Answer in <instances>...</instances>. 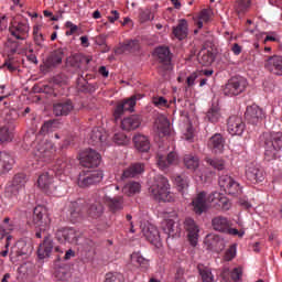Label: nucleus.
Here are the masks:
<instances>
[{
    "label": "nucleus",
    "mask_w": 282,
    "mask_h": 282,
    "mask_svg": "<svg viewBox=\"0 0 282 282\" xmlns=\"http://www.w3.org/2000/svg\"><path fill=\"white\" fill-rule=\"evenodd\" d=\"M69 169H72V159L62 156L56 161L51 172H45L39 176V187L44 191V193H47V195H52V193L56 191V185L54 184V173L55 175H67V173H69Z\"/></svg>",
    "instance_id": "obj_1"
},
{
    "label": "nucleus",
    "mask_w": 282,
    "mask_h": 282,
    "mask_svg": "<svg viewBox=\"0 0 282 282\" xmlns=\"http://www.w3.org/2000/svg\"><path fill=\"white\" fill-rule=\"evenodd\" d=\"M263 140L265 160H268V162H270V160H276L282 149V132H265L263 134Z\"/></svg>",
    "instance_id": "obj_2"
},
{
    "label": "nucleus",
    "mask_w": 282,
    "mask_h": 282,
    "mask_svg": "<svg viewBox=\"0 0 282 282\" xmlns=\"http://www.w3.org/2000/svg\"><path fill=\"white\" fill-rule=\"evenodd\" d=\"M170 186L169 178L156 175L149 193L156 202H173V194L169 191Z\"/></svg>",
    "instance_id": "obj_3"
},
{
    "label": "nucleus",
    "mask_w": 282,
    "mask_h": 282,
    "mask_svg": "<svg viewBox=\"0 0 282 282\" xmlns=\"http://www.w3.org/2000/svg\"><path fill=\"white\" fill-rule=\"evenodd\" d=\"M212 228L216 232H223L224 235H230L231 237H238L243 239L246 231L243 229H237L232 227V221L225 216H216L212 219Z\"/></svg>",
    "instance_id": "obj_4"
},
{
    "label": "nucleus",
    "mask_w": 282,
    "mask_h": 282,
    "mask_svg": "<svg viewBox=\"0 0 282 282\" xmlns=\"http://www.w3.org/2000/svg\"><path fill=\"white\" fill-rule=\"evenodd\" d=\"M33 155L42 162H52L56 155V145L47 140L36 141L33 145Z\"/></svg>",
    "instance_id": "obj_5"
},
{
    "label": "nucleus",
    "mask_w": 282,
    "mask_h": 282,
    "mask_svg": "<svg viewBox=\"0 0 282 282\" xmlns=\"http://www.w3.org/2000/svg\"><path fill=\"white\" fill-rule=\"evenodd\" d=\"M64 215L68 221L72 224H77L87 215V206H85V200L78 199L77 202H69L64 208Z\"/></svg>",
    "instance_id": "obj_6"
},
{
    "label": "nucleus",
    "mask_w": 282,
    "mask_h": 282,
    "mask_svg": "<svg viewBox=\"0 0 282 282\" xmlns=\"http://www.w3.org/2000/svg\"><path fill=\"white\" fill-rule=\"evenodd\" d=\"M102 171H83L79 173L77 178V184L79 188H87L89 186H94L96 184H100L102 182Z\"/></svg>",
    "instance_id": "obj_7"
},
{
    "label": "nucleus",
    "mask_w": 282,
    "mask_h": 282,
    "mask_svg": "<svg viewBox=\"0 0 282 282\" xmlns=\"http://www.w3.org/2000/svg\"><path fill=\"white\" fill-rule=\"evenodd\" d=\"M91 56H86L80 53L73 54L66 58L67 67H72L76 72H82L85 74L89 69V64L91 63Z\"/></svg>",
    "instance_id": "obj_8"
},
{
    "label": "nucleus",
    "mask_w": 282,
    "mask_h": 282,
    "mask_svg": "<svg viewBox=\"0 0 282 282\" xmlns=\"http://www.w3.org/2000/svg\"><path fill=\"white\" fill-rule=\"evenodd\" d=\"M246 87H248V80L243 77H234L228 80V83L224 87L225 96H239L246 91Z\"/></svg>",
    "instance_id": "obj_9"
},
{
    "label": "nucleus",
    "mask_w": 282,
    "mask_h": 282,
    "mask_svg": "<svg viewBox=\"0 0 282 282\" xmlns=\"http://www.w3.org/2000/svg\"><path fill=\"white\" fill-rule=\"evenodd\" d=\"M51 223L52 219H50L47 209L44 206L39 205L33 209L32 225L35 226V228L46 230Z\"/></svg>",
    "instance_id": "obj_10"
},
{
    "label": "nucleus",
    "mask_w": 282,
    "mask_h": 282,
    "mask_svg": "<svg viewBox=\"0 0 282 282\" xmlns=\"http://www.w3.org/2000/svg\"><path fill=\"white\" fill-rule=\"evenodd\" d=\"M137 100H142V95L137 94L118 102L113 111L115 120H120L124 115V111H133Z\"/></svg>",
    "instance_id": "obj_11"
},
{
    "label": "nucleus",
    "mask_w": 282,
    "mask_h": 282,
    "mask_svg": "<svg viewBox=\"0 0 282 282\" xmlns=\"http://www.w3.org/2000/svg\"><path fill=\"white\" fill-rule=\"evenodd\" d=\"M100 153L94 149H86L79 154V162L86 169H96L100 166Z\"/></svg>",
    "instance_id": "obj_12"
},
{
    "label": "nucleus",
    "mask_w": 282,
    "mask_h": 282,
    "mask_svg": "<svg viewBox=\"0 0 282 282\" xmlns=\"http://www.w3.org/2000/svg\"><path fill=\"white\" fill-rule=\"evenodd\" d=\"M56 239L59 240L61 243L67 242V243H73L75 246H78V243H83L80 241L83 239L80 231H77L74 228H62L57 230Z\"/></svg>",
    "instance_id": "obj_13"
},
{
    "label": "nucleus",
    "mask_w": 282,
    "mask_h": 282,
    "mask_svg": "<svg viewBox=\"0 0 282 282\" xmlns=\"http://www.w3.org/2000/svg\"><path fill=\"white\" fill-rule=\"evenodd\" d=\"M218 184L220 188H224L225 193H228V195H232L234 197H237L242 193L241 185L237 181H235L232 176H220Z\"/></svg>",
    "instance_id": "obj_14"
},
{
    "label": "nucleus",
    "mask_w": 282,
    "mask_h": 282,
    "mask_svg": "<svg viewBox=\"0 0 282 282\" xmlns=\"http://www.w3.org/2000/svg\"><path fill=\"white\" fill-rule=\"evenodd\" d=\"M98 195L99 199H101V202L108 206L110 213H119V210L124 208V197L115 196L111 198L107 196V192L105 189L99 191Z\"/></svg>",
    "instance_id": "obj_15"
},
{
    "label": "nucleus",
    "mask_w": 282,
    "mask_h": 282,
    "mask_svg": "<svg viewBox=\"0 0 282 282\" xmlns=\"http://www.w3.org/2000/svg\"><path fill=\"white\" fill-rule=\"evenodd\" d=\"M9 32L18 41H25L30 36V24L28 21L12 22L9 26Z\"/></svg>",
    "instance_id": "obj_16"
},
{
    "label": "nucleus",
    "mask_w": 282,
    "mask_h": 282,
    "mask_svg": "<svg viewBox=\"0 0 282 282\" xmlns=\"http://www.w3.org/2000/svg\"><path fill=\"white\" fill-rule=\"evenodd\" d=\"M213 203L210 200V195L208 196L206 192H200L192 200L193 210L196 215H204L208 210V204Z\"/></svg>",
    "instance_id": "obj_17"
},
{
    "label": "nucleus",
    "mask_w": 282,
    "mask_h": 282,
    "mask_svg": "<svg viewBox=\"0 0 282 282\" xmlns=\"http://www.w3.org/2000/svg\"><path fill=\"white\" fill-rule=\"evenodd\" d=\"M246 177L251 184H259L265 180V172L261 166L251 163L246 169Z\"/></svg>",
    "instance_id": "obj_18"
},
{
    "label": "nucleus",
    "mask_w": 282,
    "mask_h": 282,
    "mask_svg": "<svg viewBox=\"0 0 282 282\" xmlns=\"http://www.w3.org/2000/svg\"><path fill=\"white\" fill-rule=\"evenodd\" d=\"M156 164L161 171H166L169 166H176V164H180V156L177 155V152H170L167 155L158 153Z\"/></svg>",
    "instance_id": "obj_19"
},
{
    "label": "nucleus",
    "mask_w": 282,
    "mask_h": 282,
    "mask_svg": "<svg viewBox=\"0 0 282 282\" xmlns=\"http://www.w3.org/2000/svg\"><path fill=\"white\" fill-rule=\"evenodd\" d=\"M141 232L150 243H153L154 246L160 243V231L155 225H151V223L141 224Z\"/></svg>",
    "instance_id": "obj_20"
},
{
    "label": "nucleus",
    "mask_w": 282,
    "mask_h": 282,
    "mask_svg": "<svg viewBox=\"0 0 282 282\" xmlns=\"http://www.w3.org/2000/svg\"><path fill=\"white\" fill-rule=\"evenodd\" d=\"M184 228L187 231V237L191 246H197L199 241V226L193 220V218H186L184 221Z\"/></svg>",
    "instance_id": "obj_21"
},
{
    "label": "nucleus",
    "mask_w": 282,
    "mask_h": 282,
    "mask_svg": "<svg viewBox=\"0 0 282 282\" xmlns=\"http://www.w3.org/2000/svg\"><path fill=\"white\" fill-rule=\"evenodd\" d=\"M227 131L230 135H241L246 131V123L241 117L231 116L227 121Z\"/></svg>",
    "instance_id": "obj_22"
},
{
    "label": "nucleus",
    "mask_w": 282,
    "mask_h": 282,
    "mask_svg": "<svg viewBox=\"0 0 282 282\" xmlns=\"http://www.w3.org/2000/svg\"><path fill=\"white\" fill-rule=\"evenodd\" d=\"M245 118L250 124H257L265 118V112L257 105L248 106L245 112Z\"/></svg>",
    "instance_id": "obj_23"
},
{
    "label": "nucleus",
    "mask_w": 282,
    "mask_h": 282,
    "mask_svg": "<svg viewBox=\"0 0 282 282\" xmlns=\"http://www.w3.org/2000/svg\"><path fill=\"white\" fill-rule=\"evenodd\" d=\"M65 52H67V48H56L53 52L50 53V55L46 57L45 66L48 69H52V67H58L63 63V58L65 57Z\"/></svg>",
    "instance_id": "obj_24"
},
{
    "label": "nucleus",
    "mask_w": 282,
    "mask_h": 282,
    "mask_svg": "<svg viewBox=\"0 0 282 282\" xmlns=\"http://www.w3.org/2000/svg\"><path fill=\"white\" fill-rule=\"evenodd\" d=\"M264 68L275 76H282V57L279 55L270 56L264 62Z\"/></svg>",
    "instance_id": "obj_25"
},
{
    "label": "nucleus",
    "mask_w": 282,
    "mask_h": 282,
    "mask_svg": "<svg viewBox=\"0 0 282 282\" xmlns=\"http://www.w3.org/2000/svg\"><path fill=\"white\" fill-rule=\"evenodd\" d=\"M14 166V156L8 151H0V175L10 173Z\"/></svg>",
    "instance_id": "obj_26"
},
{
    "label": "nucleus",
    "mask_w": 282,
    "mask_h": 282,
    "mask_svg": "<svg viewBox=\"0 0 282 282\" xmlns=\"http://www.w3.org/2000/svg\"><path fill=\"white\" fill-rule=\"evenodd\" d=\"M102 199H100V196L97 193V197L95 199V203H90L88 207H86V214L91 217L93 219H98L105 210L102 207Z\"/></svg>",
    "instance_id": "obj_27"
},
{
    "label": "nucleus",
    "mask_w": 282,
    "mask_h": 282,
    "mask_svg": "<svg viewBox=\"0 0 282 282\" xmlns=\"http://www.w3.org/2000/svg\"><path fill=\"white\" fill-rule=\"evenodd\" d=\"M70 111H74V102L69 99L58 101L53 106L55 116H69Z\"/></svg>",
    "instance_id": "obj_28"
},
{
    "label": "nucleus",
    "mask_w": 282,
    "mask_h": 282,
    "mask_svg": "<svg viewBox=\"0 0 282 282\" xmlns=\"http://www.w3.org/2000/svg\"><path fill=\"white\" fill-rule=\"evenodd\" d=\"M107 142V132L102 128H94L90 132L89 144L102 147Z\"/></svg>",
    "instance_id": "obj_29"
},
{
    "label": "nucleus",
    "mask_w": 282,
    "mask_h": 282,
    "mask_svg": "<svg viewBox=\"0 0 282 282\" xmlns=\"http://www.w3.org/2000/svg\"><path fill=\"white\" fill-rule=\"evenodd\" d=\"M54 250V241L52 240V237L47 236L44 238L43 242L40 243L37 249V257L39 259H46V257H50L52 254V251Z\"/></svg>",
    "instance_id": "obj_30"
},
{
    "label": "nucleus",
    "mask_w": 282,
    "mask_h": 282,
    "mask_svg": "<svg viewBox=\"0 0 282 282\" xmlns=\"http://www.w3.org/2000/svg\"><path fill=\"white\" fill-rule=\"evenodd\" d=\"M209 202L216 204V206H219L225 212L232 207L230 199L217 192L209 194Z\"/></svg>",
    "instance_id": "obj_31"
},
{
    "label": "nucleus",
    "mask_w": 282,
    "mask_h": 282,
    "mask_svg": "<svg viewBox=\"0 0 282 282\" xmlns=\"http://www.w3.org/2000/svg\"><path fill=\"white\" fill-rule=\"evenodd\" d=\"M140 124H142V118L138 115H132L121 121V129H123V131H135Z\"/></svg>",
    "instance_id": "obj_32"
},
{
    "label": "nucleus",
    "mask_w": 282,
    "mask_h": 282,
    "mask_svg": "<svg viewBox=\"0 0 282 282\" xmlns=\"http://www.w3.org/2000/svg\"><path fill=\"white\" fill-rule=\"evenodd\" d=\"M205 246H207V250H221L224 248V240L219 235L209 234L206 236L204 240Z\"/></svg>",
    "instance_id": "obj_33"
},
{
    "label": "nucleus",
    "mask_w": 282,
    "mask_h": 282,
    "mask_svg": "<svg viewBox=\"0 0 282 282\" xmlns=\"http://www.w3.org/2000/svg\"><path fill=\"white\" fill-rule=\"evenodd\" d=\"M158 61L163 65L164 69H169L171 66V50L166 46H160L155 50Z\"/></svg>",
    "instance_id": "obj_34"
},
{
    "label": "nucleus",
    "mask_w": 282,
    "mask_h": 282,
    "mask_svg": "<svg viewBox=\"0 0 282 282\" xmlns=\"http://www.w3.org/2000/svg\"><path fill=\"white\" fill-rule=\"evenodd\" d=\"M30 252V246L28 242L23 239H20L15 242L13 247H11V257L12 258H19V257H24Z\"/></svg>",
    "instance_id": "obj_35"
},
{
    "label": "nucleus",
    "mask_w": 282,
    "mask_h": 282,
    "mask_svg": "<svg viewBox=\"0 0 282 282\" xmlns=\"http://www.w3.org/2000/svg\"><path fill=\"white\" fill-rule=\"evenodd\" d=\"M155 127L160 138H165V135L171 133V122L164 116H161L156 119Z\"/></svg>",
    "instance_id": "obj_36"
},
{
    "label": "nucleus",
    "mask_w": 282,
    "mask_h": 282,
    "mask_svg": "<svg viewBox=\"0 0 282 282\" xmlns=\"http://www.w3.org/2000/svg\"><path fill=\"white\" fill-rule=\"evenodd\" d=\"M133 143L137 151H140L141 153H148V151L151 149V141H149V137L143 134L134 135Z\"/></svg>",
    "instance_id": "obj_37"
},
{
    "label": "nucleus",
    "mask_w": 282,
    "mask_h": 282,
    "mask_svg": "<svg viewBox=\"0 0 282 282\" xmlns=\"http://www.w3.org/2000/svg\"><path fill=\"white\" fill-rule=\"evenodd\" d=\"M172 34L178 41H184L188 36V22L186 20H180L178 24L173 28Z\"/></svg>",
    "instance_id": "obj_38"
},
{
    "label": "nucleus",
    "mask_w": 282,
    "mask_h": 282,
    "mask_svg": "<svg viewBox=\"0 0 282 282\" xmlns=\"http://www.w3.org/2000/svg\"><path fill=\"white\" fill-rule=\"evenodd\" d=\"M224 137L219 133L214 134L209 141L208 147L213 150L214 153H224V144H225Z\"/></svg>",
    "instance_id": "obj_39"
},
{
    "label": "nucleus",
    "mask_w": 282,
    "mask_h": 282,
    "mask_svg": "<svg viewBox=\"0 0 282 282\" xmlns=\"http://www.w3.org/2000/svg\"><path fill=\"white\" fill-rule=\"evenodd\" d=\"M175 219H177V213L172 212L170 215L166 217L163 223V230L169 237H173L175 235Z\"/></svg>",
    "instance_id": "obj_40"
},
{
    "label": "nucleus",
    "mask_w": 282,
    "mask_h": 282,
    "mask_svg": "<svg viewBox=\"0 0 282 282\" xmlns=\"http://www.w3.org/2000/svg\"><path fill=\"white\" fill-rule=\"evenodd\" d=\"M141 173H144V164L142 163H133L126 170H123L122 173V180H128V177H135V175H140Z\"/></svg>",
    "instance_id": "obj_41"
},
{
    "label": "nucleus",
    "mask_w": 282,
    "mask_h": 282,
    "mask_svg": "<svg viewBox=\"0 0 282 282\" xmlns=\"http://www.w3.org/2000/svg\"><path fill=\"white\" fill-rule=\"evenodd\" d=\"M132 265L141 268V270H149V259L144 258L140 251L133 252L130 256Z\"/></svg>",
    "instance_id": "obj_42"
},
{
    "label": "nucleus",
    "mask_w": 282,
    "mask_h": 282,
    "mask_svg": "<svg viewBox=\"0 0 282 282\" xmlns=\"http://www.w3.org/2000/svg\"><path fill=\"white\" fill-rule=\"evenodd\" d=\"M221 119V109H219V106L217 105H212V107L208 109L205 120L207 122H212L213 124L219 122Z\"/></svg>",
    "instance_id": "obj_43"
},
{
    "label": "nucleus",
    "mask_w": 282,
    "mask_h": 282,
    "mask_svg": "<svg viewBox=\"0 0 282 282\" xmlns=\"http://www.w3.org/2000/svg\"><path fill=\"white\" fill-rule=\"evenodd\" d=\"M195 25L198 30L204 28V23H208L210 21V10L203 9L196 17L193 18Z\"/></svg>",
    "instance_id": "obj_44"
},
{
    "label": "nucleus",
    "mask_w": 282,
    "mask_h": 282,
    "mask_svg": "<svg viewBox=\"0 0 282 282\" xmlns=\"http://www.w3.org/2000/svg\"><path fill=\"white\" fill-rule=\"evenodd\" d=\"M25 184H28V175L25 173L15 174L11 182V186L14 191H21V188H25Z\"/></svg>",
    "instance_id": "obj_45"
},
{
    "label": "nucleus",
    "mask_w": 282,
    "mask_h": 282,
    "mask_svg": "<svg viewBox=\"0 0 282 282\" xmlns=\"http://www.w3.org/2000/svg\"><path fill=\"white\" fill-rule=\"evenodd\" d=\"M183 163L188 171H197L199 167V158L193 154H185L183 158Z\"/></svg>",
    "instance_id": "obj_46"
},
{
    "label": "nucleus",
    "mask_w": 282,
    "mask_h": 282,
    "mask_svg": "<svg viewBox=\"0 0 282 282\" xmlns=\"http://www.w3.org/2000/svg\"><path fill=\"white\" fill-rule=\"evenodd\" d=\"M197 271L203 282H215V275H213L210 268L204 264H198Z\"/></svg>",
    "instance_id": "obj_47"
},
{
    "label": "nucleus",
    "mask_w": 282,
    "mask_h": 282,
    "mask_svg": "<svg viewBox=\"0 0 282 282\" xmlns=\"http://www.w3.org/2000/svg\"><path fill=\"white\" fill-rule=\"evenodd\" d=\"M198 61L200 65H212L215 61V54H213L208 48H203L198 53Z\"/></svg>",
    "instance_id": "obj_48"
},
{
    "label": "nucleus",
    "mask_w": 282,
    "mask_h": 282,
    "mask_svg": "<svg viewBox=\"0 0 282 282\" xmlns=\"http://www.w3.org/2000/svg\"><path fill=\"white\" fill-rule=\"evenodd\" d=\"M13 131L14 129L10 126L0 128V144H3V142H12V138H14Z\"/></svg>",
    "instance_id": "obj_49"
},
{
    "label": "nucleus",
    "mask_w": 282,
    "mask_h": 282,
    "mask_svg": "<svg viewBox=\"0 0 282 282\" xmlns=\"http://www.w3.org/2000/svg\"><path fill=\"white\" fill-rule=\"evenodd\" d=\"M140 47V44L137 40H129L126 41L121 46L118 48V54H122L123 52H133Z\"/></svg>",
    "instance_id": "obj_50"
},
{
    "label": "nucleus",
    "mask_w": 282,
    "mask_h": 282,
    "mask_svg": "<svg viewBox=\"0 0 282 282\" xmlns=\"http://www.w3.org/2000/svg\"><path fill=\"white\" fill-rule=\"evenodd\" d=\"M189 182L191 180L185 174H178L174 177V184L177 186L178 191H186Z\"/></svg>",
    "instance_id": "obj_51"
},
{
    "label": "nucleus",
    "mask_w": 282,
    "mask_h": 282,
    "mask_svg": "<svg viewBox=\"0 0 282 282\" xmlns=\"http://www.w3.org/2000/svg\"><path fill=\"white\" fill-rule=\"evenodd\" d=\"M206 163L209 164L212 169L216 171H225L226 170V161L224 159L215 158H206Z\"/></svg>",
    "instance_id": "obj_52"
},
{
    "label": "nucleus",
    "mask_w": 282,
    "mask_h": 282,
    "mask_svg": "<svg viewBox=\"0 0 282 282\" xmlns=\"http://www.w3.org/2000/svg\"><path fill=\"white\" fill-rule=\"evenodd\" d=\"M229 274L232 281H239L243 275V271L241 270V268H235L232 271H230V269L228 268H225L221 272L224 279H226Z\"/></svg>",
    "instance_id": "obj_53"
},
{
    "label": "nucleus",
    "mask_w": 282,
    "mask_h": 282,
    "mask_svg": "<svg viewBox=\"0 0 282 282\" xmlns=\"http://www.w3.org/2000/svg\"><path fill=\"white\" fill-rule=\"evenodd\" d=\"M140 188H141L140 183L130 182L123 186L122 191L126 195L131 197V195H135V193H139Z\"/></svg>",
    "instance_id": "obj_54"
},
{
    "label": "nucleus",
    "mask_w": 282,
    "mask_h": 282,
    "mask_svg": "<svg viewBox=\"0 0 282 282\" xmlns=\"http://www.w3.org/2000/svg\"><path fill=\"white\" fill-rule=\"evenodd\" d=\"M58 127V121L56 120H48L43 123L40 130V135H46V133H50V131H54Z\"/></svg>",
    "instance_id": "obj_55"
},
{
    "label": "nucleus",
    "mask_w": 282,
    "mask_h": 282,
    "mask_svg": "<svg viewBox=\"0 0 282 282\" xmlns=\"http://www.w3.org/2000/svg\"><path fill=\"white\" fill-rule=\"evenodd\" d=\"M14 230V226L10 224V219L7 217L3 219L2 225L0 226V239H3L9 232Z\"/></svg>",
    "instance_id": "obj_56"
},
{
    "label": "nucleus",
    "mask_w": 282,
    "mask_h": 282,
    "mask_svg": "<svg viewBox=\"0 0 282 282\" xmlns=\"http://www.w3.org/2000/svg\"><path fill=\"white\" fill-rule=\"evenodd\" d=\"M40 30H41V26L33 28V39H34V43H35V45H37V47H43L45 37L43 36V33H41Z\"/></svg>",
    "instance_id": "obj_57"
},
{
    "label": "nucleus",
    "mask_w": 282,
    "mask_h": 282,
    "mask_svg": "<svg viewBox=\"0 0 282 282\" xmlns=\"http://www.w3.org/2000/svg\"><path fill=\"white\" fill-rule=\"evenodd\" d=\"M104 282H124V275L122 273H107Z\"/></svg>",
    "instance_id": "obj_58"
},
{
    "label": "nucleus",
    "mask_w": 282,
    "mask_h": 282,
    "mask_svg": "<svg viewBox=\"0 0 282 282\" xmlns=\"http://www.w3.org/2000/svg\"><path fill=\"white\" fill-rule=\"evenodd\" d=\"M250 4L251 0H240L236 8L238 14H243L250 8Z\"/></svg>",
    "instance_id": "obj_59"
},
{
    "label": "nucleus",
    "mask_w": 282,
    "mask_h": 282,
    "mask_svg": "<svg viewBox=\"0 0 282 282\" xmlns=\"http://www.w3.org/2000/svg\"><path fill=\"white\" fill-rule=\"evenodd\" d=\"M113 142L115 144L124 145L129 142V139L127 138V134L118 132L113 135Z\"/></svg>",
    "instance_id": "obj_60"
},
{
    "label": "nucleus",
    "mask_w": 282,
    "mask_h": 282,
    "mask_svg": "<svg viewBox=\"0 0 282 282\" xmlns=\"http://www.w3.org/2000/svg\"><path fill=\"white\" fill-rule=\"evenodd\" d=\"M77 246H83V248H84L87 252H89V250H91V249L94 248L95 243L91 241V239H89V238H84V237L82 236L80 242L77 243Z\"/></svg>",
    "instance_id": "obj_61"
},
{
    "label": "nucleus",
    "mask_w": 282,
    "mask_h": 282,
    "mask_svg": "<svg viewBox=\"0 0 282 282\" xmlns=\"http://www.w3.org/2000/svg\"><path fill=\"white\" fill-rule=\"evenodd\" d=\"M55 279H57V281H65L67 279V270L65 268H58L57 270H55Z\"/></svg>",
    "instance_id": "obj_62"
},
{
    "label": "nucleus",
    "mask_w": 282,
    "mask_h": 282,
    "mask_svg": "<svg viewBox=\"0 0 282 282\" xmlns=\"http://www.w3.org/2000/svg\"><path fill=\"white\" fill-rule=\"evenodd\" d=\"M237 257V247L231 246L225 253L226 261H232Z\"/></svg>",
    "instance_id": "obj_63"
},
{
    "label": "nucleus",
    "mask_w": 282,
    "mask_h": 282,
    "mask_svg": "<svg viewBox=\"0 0 282 282\" xmlns=\"http://www.w3.org/2000/svg\"><path fill=\"white\" fill-rule=\"evenodd\" d=\"M66 28L68 29V31H66V36H72L78 32V25L70 21L66 22Z\"/></svg>",
    "instance_id": "obj_64"
}]
</instances>
